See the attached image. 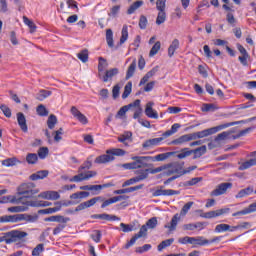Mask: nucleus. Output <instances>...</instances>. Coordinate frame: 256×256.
<instances>
[{
  "label": "nucleus",
  "mask_w": 256,
  "mask_h": 256,
  "mask_svg": "<svg viewBox=\"0 0 256 256\" xmlns=\"http://www.w3.org/2000/svg\"><path fill=\"white\" fill-rule=\"evenodd\" d=\"M29 235L27 232L20 230H11L9 232L3 233L0 236V243L5 242L6 245H11V243H16L17 245H21V243H25V238Z\"/></svg>",
  "instance_id": "nucleus-1"
},
{
  "label": "nucleus",
  "mask_w": 256,
  "mask_h": 256,
  "mask_svg": "<svg viewBox=\"0 0 256 256\" xmlns=\"http://www.w3.org/2000/svg\"><path fill=\"white\" fill-rule=\"evenodd\" d=\"M241 121L229 122L225 124H221L212 128H208L202 131L194 132L192 134L193 141L197 139H203L204 137H209V135H215V133H219V131H223V129H227L228 127H233V125H239Z\"/></svg>",
  "instance_id": "nucleus-2"
},
{
  "label": "nucleus",
  "mask_w": 256,
  "mask_h": 256,
  "mask_svg": "<svg viewBox=\"0 0 256 256\" xmlns=\"http://www.w3.org/2000/svg\"><path fill=\"white\" fill-rule=\"evenodd\" d=\"M38 193L39 188L33 182L24 183L18 187V195H22L20 198L22 201H35L37 199L35 195Z\"/></svg>",
  "instance_id": "nucleus-3"
},
{
  "label": "nucleus",
  "mask_w": 256,
  "mask_h": 256,
  "mask_svg": "<svg viewBox=\"0 0 256 256\" xmlns=\"http://www.w3.org/2000/svg\"><path fill=\"white\" fill-rule=\"evenodd\" d=\"M125 150L121 148H113L106 150V154H102L94 160V163L97 165H105L107 163H111V161H115L116 157H123L125 155Z\"/></svg>",
  "instance_id": "nucleus-4"
},
{
  "label": "nucleus",
  "mask_w": 256,
  "mask_h": 256,
  "mask_svg": "<svg viewBox=\"0 0 256 256\" xmlns=\"http://www.w3.org/2000/svg\"><path fill=\"white\" fill-rule=\"evenodd\" d=\"M131 159L133 162L120 164L118 167H123V169L126 170L143 169L145 167H149V156H132Z\"/></svg>",
  "instance_id": "nucleus-5"
},
{
  "label": "nucleus",
  "mask_w": 256,
  "mask_h": 256,
  "mask_svg": "<svg viewBox=\"0 0 256 256\" xmlns=\"http://www.w3.org/2000/svg\"><path fill=\"white\" fill-rule=\"evenodd\" d=\"M191 207H193V202H188L186 203L181 211L180 214L176 213L171 221L170 224H166L164 227L165 229H169V231H175L177 229V225H179V221H181V217H185V215H187V213H189V210L191 209Z\"/></svg>",
  "instance_id": "nucleus-6"
},
{
  "label": "nucleus",
  "mask_w": 256,
  "mask_h": 256,
  "mask_svg": "<svg viewBox=\"0 0 256 256\" xmlns=\"http://www.w3.org/2000/svg\"><path fill=\"white\" fill-rule=\"evenodd\" d=\"M19 221H27L28 223H35L37 216H31L28 214H15L4 215L0 217V223H19Z\"/></svg>",
  "instance_id": "nucleus-7"
},
{
  "label": "nucleus",
  "mask_w": 256,
  "mask_h": 256,
  "mask_svg": "<svg viewBox=\"0 0 256 256\" xmlns=\"http://www.w3.org/2000/svg\"><path fill=\"white\" fill-rule=\"evenodd\" d=\"M163 169H167L166 175H173L177 173L178 175H182L183 165L179 164V162H172L169 164H166L164 167H158L154 170H151L150 173H161Z\"/></svg>",
  "instance_id": "nucleus-8"
},
{
  "label": "nucleus",
  "mask_w": 256,
  "mask_h": 256,
  "mask_svg": "<svg viewBox=\"0 0 256 256\" xmlns=\"http://www.w3.org/2000/svg\"><path fill=\"white\" fill-rule=\"evenodd\" d=\"M97 172L95 171H88L87 173L83 174V171L79 172L78 175L73 176L70 178L71 183H81V181H89L92 177H96Z\"/></svg>",
  "instance_id": "nucleus-9"
},
{
  "label": "nucleus",
  "mask_w": 256,
  "mask_h": 256,
  "mask_svg": "<svg viewBox=\"0 0 256 256\" xmlns=\"http://www.w3.org/2000/svg\"><path fill=\"white\" fill-rule=\"evenodd\" d=\"M179 191L173 189L165 190L163 186H159L158 189L152 192V197H171L173 195H179Z\"/></svg>",
  "instance_id": "nucleus-10"
},
{
  "label": "nucleus",
  "mask_w": 256,
  "mask_h": 256,
  "mask_svg": "<svg viewBox=\"0 0 256 256\" xmlns=\"http://www.w3.org/2000/svg\"><path fill=\"white\" fill-rule=\"evenodd\" d=\"M229 208H222L219 210H213L209 212H205L200 215L203 219H215V217H221V215H227L229 213Z\"/></svg>",
  "instance_id": "nucleus-11"
},
{
  "label": "nucleus",
  "mask_w": 256,
  "mask_h": 256,
  "mask_svg": "<svg viewBox=\"0 0 256 256\" xmlns=\"http://www.w3.org/2000/svg\"><path fill=\"white\" fill-rule=\"evenodd\" d=\"M237 49L241 54V56L238 57L239 62L241 63V65H243V67H247L249 65L247 61L251 59L249 52H247V49H245V47H243V45L241 44H237Z\"/></svg>",
  "instance_id": "nucleus-12"
},
{
  "label": "nucleus",
  "mask_w": 256,
  "mask_h": 256,
  "mask_svg": "<svg viewBox=\"0 0 256 256\" xmlns=\"http://www.w3.org/2000/svg\"><path fill=\"white\" fill-rule=\"evenodd\" d=\"M70 113L71 115H73V118L77 119V121H79V123H81L82 125H87V123H89V119H87V116L81 113V111H79L77 107L72 106L70 109Z\"/></svg>",
  "instance_id": "nucleus-13"
},
{
  "label": "nucleus",
  "mask_w": 256,
  "mask_h": 256,
  "mask_svg": "<svg viewBox=\"0 0 256 256\" xmlns=\"http://www.w3.org/2000/svg\"><path fill=\"white\" fill-rule=\"evenodd\" d=\"M39 199H47L48 201H57V199H61V195L57 191H44L38 194Z\"/></svg>",
  "instance_id": "nucleus-14"
},
{
  "label": "nucleus",
  "mask_w": 256,
  "mask_h": 256,
  "mask_svg": "<svg viewBox=\"0 0 256 256\" xmlns=\"http://www.w3.org/2000/svg\"><path fill=\"white\" fill-rule=\"evenodd\" d=\"M97 201H103V197L98 196L94 197L86 202L80 203L76 208L75 211H83L84 209H89V207H93Z\"/></svg>",
  "instance_id": "nucleus-15"
},
{
  "label": "nucleus",
  "mask_w": 256,
  "mask_h": 256,
  "mask_svg": "<svg viewBox=\"0 0 256 256\" xmlns=\"http://www.w3.org/2000/svg\"><path fill=\"white\" fill-rule=\"evenodd\" d=\"M97 201H103V197L98 196L94 197L86 202L80 203L76 208L75 211H83L84 209H89V207H93Z\"/></svg>",
  "instance_id": "nucleus-16"
},
{
  "label": "nucleus",
  "mask_w": 256,
  "mask_h": 256,
  "mask_svg": "<svg viewBox=\"0 0 256 256\" xmlns=\"http://www.w3.org/2000/svg\"><path fill=\"white\" fill-rule=\"evenodd\" d=\"M22 205L21 206H12L8 208L9 213H23L25 211H27L29 209V207H31V205H27V201H23V200H19Z\"/></svg>",
  "instance_id": "nucleus-17"
},
{
  "label": "nucleus",
  "mask_w": 256,
  "mask_h": 256,
  "mask_svg": "<svg viewBox=\"0 0 256 256\" xmlns=\"http://www.w3.org/2000/svg\"><path fill=\"white\" fill-rule=\"evenodd\" d=\"M139 105H141V100L137 99L133 103H130V104L126 105V106H123L117 112L116 117H124V115L131 109V107H139Z\"/></svg>",
  "instance_id": "nucleus-18"
},
{
  "label": "nucleus",
  "mask_w": 256,
  "mask_h": 256,
  "mask_svg": "<svg viewBox=\"0 0 256 256\" xmlns=\"http://www.w3.org/2000/svg\"><path fill=\"white\" fill-rule=\"evenodd\" d=\"M231 187H233V184L230 182L222 183L213 191V195L216 197H219V195H224V193H227V189H231Z\"/></svg>",
  "instance_id": "nucleus-19"
},
{
  "label": "nucleus",
  "mask_w": 256,
  "mask_h": 256,
  "mask_svg": "<svg viewBox=\"0 0 256 256\" xmlns=\"http://www.w3.org/2000/svg\"><path fill=\"white\" fill-rule=\"evenodd\" d=\"M91 219H102V221H121V218L107 213L93 214L91 215Z\"/></svg>",
  "instance_id": "nucleus-20"
},
{
  "label": "nucleus",
  "mask_w": 256,
  "mask_h": 256,
  "mask_svg": "<svg viewBox=\"0 0 256 256\" xmlns=\"http://www.w3.org/2000/svg\"><path fill=\"white\" fill-rule=\"evenodd\" d=\"M255 211H256V202L250 204L247 208H244L243 210L233 213L232 217H241V215H249L251 213H255Z\"/></svg>",
  "instance_id": "nucleus-21"
},
{
  "label": "nucleus",
  "mask_w": 256,
  "mask_h": 256,
  "mask_svg": "<svg viewBox=\"0 0 256 256\" xmlns=\"http://www.w3.org/2000/svg\"><path fill=\"white\" fill-rule=\"evenodd\" d=\"M158 71H159V66H155L150 71H148L143 76V78L140 80L139 87L145 85V83H147V81H149V79H151V77H155V75L157 74Z\"/></svg>",
  "instance_id": "nucleus-22"
},
{
  "label": "nucleus",
  "mask_w": 256,
  "mask_h": 256,
  "mask_svg": "<svg viewBox=\"0 0 256 256\" xmlns=\"http://www.w3.org/2000/svg\"><path fill=\"white\" fill-rule=\"evenodd\" d=\"M123 199H129L128 196L120 195L115 196L107 200H102L103 203L101 205V209H105V207H109V205H113V203H117L118 201H123Z\"/></svg>",
  "instance_id": "nucleus-23"
},
{
  "label": "nucleus",
  "mask_w": 256,
  "mask_h": 256,
  "mask_svg": "<svg viewBox=\"0 0 256 256\" xmlns=\"http://www.w3.org/2000/svg\"><path fill=\"white\" fill-rule=\"evenodd\" d=\"M17 121L21 131H23V133H27L29 128L27 127V119L25 118V114H23V112L17 113Z\"/></svg>",
  "instance_id": "nucleus-24"
},
{
  "label": "nucleus",
  "mask_w": 256,
  "mask_h": 256,
  "mask_svg": "<svg viewBox=\"0 0 256 256\" xmlns=\"http://www.w3.org/2000/svg\"><path fill=\"white\" fill-rule=\"evenodd\" d=\"M153 105H155L153 102H148L146 104L145 115H147L149 119H159V114L157 111L153 110Z\"/></svg>",
  "instance_id": "nucleus-25"
},
{
  "label": "nucleus",
  "mask_w": 256,
  "mask_h": 256,
  "mask_svg": "<svg viewBox=\"0 0 256 256\" xmlns=\"http://www.w3.org/2000/svg\"><path fill=\"white\" fill-rule=\"evenodd\" d=\"M161 141H163V137L152 138V139L146 140L142 144V147L143 149H151V147H157V145H160Z\"/></svg>",
  "instance_id": "nucleus-26"
},
{
  "label": "nucleus",
  "mask_w": 256,
  "mask_h": 256,
  "mask_svg": "<svg viewBox=\"0 0 256 256\" xmlns=\"http://www.w3.org/2000/svg\"><path fill=\"white\" fill-rule=\"evenodd\" d=\"M189 141H193V136L191 133L182 135L179 138L173 140L171 145H183L184 143H189Z\"/></svg>",
  "instance_id": "nucleus-27"
},
{
  "label": "nucleus",
  "mask_w": 256,
  "mask_h": 256,
  "mask_svg": "<svg viewBox=\"0 0 256 256\" xmlns=\"http://www.w3.org/2000/svg\"><path fill=\"white\" fill-rule=\"evenodd\" d=\"M26 205H30V207H51V205H53V203H51L49 201H39L36 198L34 200H28L26 202Z\"/></svg>",
  "instance_id": "nucleus-28"
},
{
  "label": "nucleus",
  "mask_w": 256,
  "mask_h": 256,
  "mask_svg": "<svg viewBox=\"0 0 256 256\" xmlns=\"http://www.w3.org/2000/svg\"><path fill=\"white\" fill-rule=\"evenodd\" d=\"M55 205L56 206L54 208H46L39 210V215H52V213H57L61 209L62 205L61 202H55Z\"/></svg>",
  "instance_id": "nucleus-29"
},
{
  "label": "nucleus",
  "mask_w": 256,
  "mask_h": 256,
  "mask_svg": "<svg viewBox=\"0 0 256 256\" xmlns=\"http://www.w3.org/2000/svg\"><path fill=\"white\" fill-rule=\"evenodd\" d=\"M175 152H166V153H161L156 156H149L150 161H165L166 159H169V157H173Z\"/></svg>",
  "instance_id": "nucleus-30"
},
{
  "label": "nucleus",
  "mask_w": 256,
  "mask_h": 256,
  "mask_svg": "<svg viewBox=\"0 0 256 256\" xmlns=\"http://www.w3.org/2000/svg\"><path fill=\"white\" fill-rule=\"evenodd\" d=\"M115 75H119V68H112L110 70H106L105 75L102 76V81L104 83H107V81H109V79H113Z\"/></svg>",
  "instance_id": "nucleus-31"
},
{
  "label": "nucleus",
  "mask_w": 256,
  "mask_h": 256,
  "mask_svg": "<svg viewBox=\"0 0 256 256\" xmlns=\"http://www.w3.org/2000/svg\"><path fill=\"white\" fill-rule=\"evenodd\" d=\"M48 176H49L48 170H40V171H37L36 173H33L32 175H30V180L31 181H39V179H45Z\"/></svg>",
  "instance_id": "nucleus-32"
},
{
  "label": "nucleus",
  "mask_w": 256,
  "mask_h": 256,
  "mask_svg": "<svg viewBox=\"0 0 256 256\" xmlns=\"http://www.w3.org/2000/svg\"><path fill=\"white\" fill-rule=\"evenodd\" d=\"M131 137H133V133L127 131L118 137V141H119V143H123V145H125V147H129V143H127V141L131 142L132 141Z\"/></svg>",
  "instance_id": "nucleus-33"
},
{
  "label": "nucleus",
  "mask_w": 256,
  "mask_h": 256,
  "mask_svg": "<svg viewBox=\"0 0 256 256\" xmlns=\"http://www.w3.org/2000/svg\"><path fill=\"white\" fill-rule=\"evenodd\" d=\"M135 69H137V60L134 59L132 63L129 65L127 71H126V81H129L133 75H135Z\"/></svg>",
  "instance_id": "nucleus-34"
},
{
  "label": "nucleus",
  "mask_w": 256,
  "mask_h": 256,
  "mask_svg": "<svg viewBox=\"0 0 256 256\" xmlns=\"http://www.w3.org/2000/svg\"><path fill=\"white\" fill-rule=\"evenodd\" d=\"M191 151L194 154L193 159H199V157H203L207 153V146L203 145Z\"/></svg>",
  "instance_id": "nucleus-35"
},
{
  "label": "nucleus",
  "mask_w": 256,
  "mask_h": 256,
  "mask_svg": "<svg viewBox=\"0 0 256 256\" xmlns=\"http://www.w3.org/2000/svg\"><path fill=\"white\" fill-rule=\"evenodd\" d=\"M192 245H199L200 247H205L209 245V240L205 239L203 236L193 237Z\"/></svg>",
  "instance_id": "nucleus-36"
},
{
  "label": "nucleus",
  "mask_w": 256,
  "mask_h": 256,
  "mask_svg": "<svg viewBox=\"0 0 256 256\" xmlns=\"http://www.w3.org/2000/svg\"><path fill=\"white\" fill-rule=\"evenodd\" d=\"M51 95H53V92L42 89L36 94V99L38 101H45V99H47V97H51Z\"/></svg>",
  "instance_id": "nucleus-37"
},
{
  "label": "nucleus",
  "mask_w": 256,
  "mask_h": 256,
  "mask_svg": "<svg viewBox=\"0 0 256 256\" xmlns=\"http://www.w3.org/2000/svg\"><path fill=\"white\" fill-rule=\"evenodd\" d=\"M140 7H143V0H138L134 2L127 10L128 15H133L139 9Z\"/></svg>",
  "instance_id": "nucleus-38"
},
{
  "label": "nucleus",
  "mask_w": 256,
  "mask_h": 256,
  "mask_svg": "<svg viewBox=\"0 0 256 256\" xmlns=\"http://www.w3.org/2000/svg\"><path fill=\"white\" fill-rule=\"evenodd\" d=\"M178 48H179V39H174L168 48V56L173 57L175 55V51H177Z\"/></svg>",
  "instance_id": "nucleus-39"
},
{
  "label": "nucleus",
  "mask_w": 256,
  "mask_h": 256,
  "mask_svg": "<svg viewBox=\"0 0 256 256\" xmlns=\"http://www.w3.org/2000/svg\"><path fill=\"white\" fill-rule=\"evenodd\" d=\"M231 229H233V226L229 224H218L216 225L214 231L215 233H225L227 231L231 232Z\"/></svg>",
  "instance_id": "nucleus-40"
},
{
  "label": "nucleus",
  "mask_w": 256,
  "mask_h": 256,
  "mask_svg": "<svg viewBox=\"0 0 256 256\" xmlns=\"http://www.w3.org/2000/svg\"><path fill=\"white\" fill-rule=\"evenodd\" d=\"M252 193H253V187L249 186L245 189L240 190L236 195V199H243V197H247L248 195H251Z\"/></svg>",
  "instance_id": "nucleus-41"
},
{
  "label": "nucleus",
  "mask_w": 256,
  "mask_h": 256,
  "mask_svg": "<svg viewBox=\"0 0 256 256\" xmlns=\"http://www.w3.org/2000/svg\"><path fill=\"white\" fill-rule=\"evenodd\" d=\"M1 163L4 167H15V165L19 163V160L16 157H12V158L2 160Z\"/></svg>",
  "instance_id": "nucleus-42"
},
{
  "label": "nucleus",
  "mask_w": 256,
  "mask_h": 256,
  "mask_svg": "<svg viewBox=\"0 0 256 256\" xmlns=\"http://www.w3.org/2000/svg\"><path fill=\"white\" fill-rule=\"evenodd\" d=\"M37 161H39V156L37 154L28 153L26 155V163H28V165H35Z\"/></svg>",
  "instance_id": "nucleus-43"
},
{
  "label": "nucleus",
  "mask_w": 256,
  "mask_h": 256,
  "mask_svg": "<svg viewBox=\"0 0 256 256\" xmlns=\"http://www.w3.org/2000/svg\"><path fill=\"white\" fill-rule=\"evenodd\" d=\"M127 39H129V28L127 27V25H124L121 31L120 45H123V43H125Z\"/></svg>",
  "instance_id": "nucleus-44"
},
{
  "label": "nucleus",
  "mask_w": 256,
  "mask_h": 256,
  "mask_svg": "<svg viewBox=\"0 0 256 256\" xmlns=\"http://www.w3.org/2000/svg\"><path fill=\"white\" fill-rule=\"evenodd\" d=\"M131 91H133V82H127L124 87V92L122 93V99H127L129 95H131Z\"/></svg>",
  "instance_id": "nucleus-45"
},
{
  "label": "nucleus",
  "mask_w": 256,
  "mask_h": 256,
  "mask_svg": "<svg viewBox=\"0 0 256 256\" xmlns=\"http://www.w3.org/2000/svg\"><path fill=\"white\" fill-rule=\"evenodd\" d=\"M77 57L82 63H87L89 61V51L84 49L77 54Z\"/></svg>",
  "instance_id": "nucleus-46"
},
{
  "label": "nucleus",
  "mask_w": 256,
  "mask_h": 256,
  "mask_svg": "<svg viewBox=\"0 0 256 256\" xmlns=\"http://www.w3.org/2000/svg\"><path fill=\"white\" fill-rule=\"evenodd\" d=\"M174 242H175V239L173 238L162 241L158 245V251H163V249H165L166 247H171V245H173Z\"/></svg>",
  "instance_id": "nucleus-47"
},
{
  "label": "nucleus",
  "mask_w": 256,
  "mask_h": 256,
  "mask_svg": "<svg viewBox=\"0 0 256 256\" xmlns=\"http://www.w3.org/2000/svg\"><path fill=\"white\" fill-rule=\"evenodd\" d=\"M190 155H193V151L189 148H183L179 154H177L178 159H185L187 157H190Z\"/></svg>",
  "instance_id": "nucleus-48"
},
{
  "label": "nucleus",
  "mask_w": 256,
  "mask_h": 256,
  "mask_svg": "<svg viewBox=\"0 0 256 256\" xmlns=\"http://www.w3.org/2000/svg\"><path fill=\"white\" fill-rule=\"evenodd\" d=\"M23 22L27 25V27H29L31 33H35L37 26L33 21H31V19H28L27 16H23Z\"/></svg>",
  "instance_id": "nucleus-49"
},
{
  "label": "nucleus",
  "mask_w": 256,
  "mask_h": 256,
  "mask_svg": "<svg viewBox=\"0 0 256 256\" xmlns=\"http://www.w3.org/2000/svg\"><path fill=\"white\" fill-rule=\"evenodd\" d=\"M160 49H161V42L160 41L155 42V44L153 45V47L149 52V57H155V55L159 53Z\"/></svg>",
  "instance_id": "nucleus-50"
},
{
  "label": "nucleus",
  "mask_w": 256,
  "mask_h": 256,
  "mask_svg": "<svg viewBox=\"0 0 256 256\" xmlns=\"http://www.w3.org/2000/svg\"><path fill=\"white\" fill-rule=\"evenodd\" d=\"M255 165H256V158H252L242 163V165L240 166V169L241 170L249 169Z\"/></svg>",
  "instance_id": "nucleus-51"
},
{
  "label": "nucleus",
  "mask_w": 256,
  "mask_h": 256,
  "mask_svg": "<svg viewBox=\"0 0 256 256\" xmlns=\"http://www.w3.org/2000/svg\"><path fill=\"white\" fill-rule=\"evenodd\" d=\"M106 42L108 47H114V43H113V30L111 29H107L106 30Z\"/></svg>",
  "instance_id": "nucleus-52"
},
{
  "label": "nucleus",
  "mask_w": 256,
  "mask_h": 256,
  "mask_svg": "<svg viewBox=\"0 0 256 256\" xmlns=\"http://www.w3.org/2000/svg\"><path fill=\"white\" fill-rule=\"evenodd\" d=\"M45 251V244H38L33 250H32V256H41V253Z\"/></svg>",
  "instance_id": "nucleus-53"
},
{
  "label": "nucleus",
  "mask_w": 256,
  "mask_h": 256,
  "mask_svg": "<svg viewBox=\"0 0 256 256\" xmlns=\"http://www.w3.org/2000/svg\"><path fill=\"white\" fill-rule=\"evenodd\" d=\"M166 19H167V14H165V11H159L158 16L156 18V24L163 25Z\"/></svg>",
  "instance_id": "nucleus-54"
},
{
  "label": "nucleus",
  "mask_w": 256,
  "mask_h": 256,
  "mask_svg": "<svg viewBox=\"0 0 256 256\" xmlns=\"http://www.w3.org/2000/svg\"><path fill=\"white\" fill-rule=\"evenodd\" d=\"M47 125H48V128L55 129V125H57V116L51 114L48 117Z\"/></svg>",
  "instance_id": "nucleus-55"
},
{
  "label": "nucleus",
  "mask_w": 256,
  "mask_h": 256,
  "mask_svg": "<svg viewBox=\"0 0 256 256\" xmlns=\"http://www.w3.org/2000/svg\"><path fill=\"white\" fill-rule=\"evenodd\" d=\"M38 115L40 117H47L49 115V111H47V108L43 104H40L36 109Z\"/></svg>",
  "instance_id": "nucleus-56"
},
{
  "label": "nucleus",
  "mask_w": 256,
  "mask_h": 256,
  "mask_svg": "<svg viewBox=\"0 0 256 256\" xmlns=\"http://www.w3.org/2000/svg\"><path fill=\"white\" fill-rule=\"evenodd\" d=\"M47 155H49V148L47 147H40L38 150V157L39 159H46Z\"/></svg>",
  "instance_id": "nucleus-57"
},
{
  "label": "nucleus",
  "mask_w": 256,
  "mask_h": 256,
  "mask_svg": "<svg viewBox=\"0 0 256 256\" xmlns=\"http://www.w3.org/2000/svg\"><path fill=\"white\" fill-rule=\"evenodd\" d=\"M193 241V237L189 236H185L178 239V243H180V245H193Z\"/></svg>",
  "instance_id": "nucleus-58"
},
{
  "label": "nucleus",
  "mask_w": 256,
  "mask_h": 256,
  "mask_svg": "<svg viewBox=\"0 0 256 256\" xmlns=\"http://www.w3.org/2000/svg\"><path fill=\"white\" fill-rule=\"evenodd\" d=\"M251 131H253V127H248L244 130H241L238 134L233 136V139H239L240 137H245V135H247V133H251Z\"/></svg>",
  "instance_id": "nucleus-59"
},
{
  "label": "nucleus",
  "mask_w": 256,
  "mask_h": 256,
  "mask_svg": "<svg viewBox=\"0 0 256 256\" xmlns=\"http://www.w3.org/2000/svg\"><path fill=\"white\" fill-rule=\"evenodd\" d=\"M139 175L136 176L138 181H144V179H147L149 177V169L140 170Z\"/></svg>",
  "instance_id": "nucleus-60"
},
{
  "label": "nucleus",
  "mask_w": 256,
  "mask_h": 256,
  "mask_svg": "<svg viewBox=\"0 0 256 256\" xmlns=\"http://www.w3.org/2000/svg\"><path fill=\"white\" fill-rule=\"evenodd\" d=\"M145 225L148 229H155L157 227V217L150 218Z\"/></svg>",
  "instance_id": "nucleus-61"
},
{
  "label": "nucleus",
  "mask_w": 256,
  "mask_h": 256,
  "mask_svg": "<svg viewBox=\"0 0 256 256\" xmlns=\"http://www.w3.org/2000/svg\"><path fill=\"white\" fill-rule=\"evenodd\" d=\"M91 239H93V241H95V243H100L101 242V230H95L91 234Z\"/></svg>",
  "instance_id": "nucleus-62"
},
{
  "label": "nucleus",
  "mask_w": 256,
  "mask_h": 256,
  "mask_svg": "<svg viewBox=\"0 0 256 256\" xmlns=\"http://www.w3.org/2000/svg\"><path fill=\"white\" fill-rule=\"evenodd\" d=\"M65 227H67V223L64 224H58L54 229H53V235H59Z\"/></svg>",
  "instance_id": "nucleus-63"
},
{
  "label": "nucleus",
  "mask_w": 256,
  "mask_h": 256,
  "mask_svg": "<svg viewBox=\"0 0 256 256\" xmlns=\"http://www.w3.org/2000/svg\"><path fill=\"white\" fill-rule=\"evenodd\" d=\"M69 221H71V218L69 217L56 215V223L64 224V223H69Z\"/></svg>",
  "instance_id": "nucleus-64"
}]
</instances>
